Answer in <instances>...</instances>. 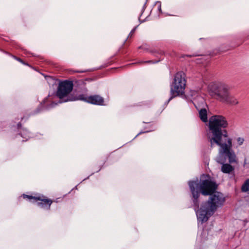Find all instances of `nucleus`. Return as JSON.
Wrapping results in <instances>:
<instances>
[{"label": "nucleus", "instance_id": "obj_1", "mask_svg": "<svg viewBox=\"0 0 249 249\" xmlns=\"http://www.w3.org/2000/svg\"><path fill=\"white\" fill-rule=\"evenodd\" d=\"M188 185L197 219L205 222L223 205L225 198L221 193L215 192L217 185L209 179L189 181Z\"/></svg>", "mask_w": 249, "mask_h": 249}, {"label": "nucleus", "instance_id": "obj_2", "mask_svg": "<svg viewBox=\"0 0 249 249\" xmlns=\"http://www.w3.org/2000/svg\"><path fill=\"white\" fill-rule=\"evenodd\" d=\"M73 87L71 81L64 80L59 82L56 95H49L42 102L41 106L46 109L54 107L59 103L75 101L77 99L70 95Z\"/></svg>", "mask_w": 249, "mask_h": 249}, {"label": "nucleus", "instance_id": "obj_3", "mask_svg": "<svg viewBox=\"0 0 249 249\" xmlns=\"http://www.w3.org/2000/svg\"><path fill=\"white\" fill-rule=\"evenodd\" d=\"M218 156L216 161L221 164V171L226 174H230L234 170L231 164L237 163L238 160L236 154L232 149L231 138L227 139V143L219 145Z\"/></svg>", "mask_w": 249, "mask_h": 249}, {"label": "nucleus", "instance_id": "obj_4", "mask_svg": "<svg viewBox=\"0 0 249 249\" xmlns=\"http://www.w3.org/2000/svg\"><path fill=\"white\" fill-rule=\"evenodd\" d=\"M228 123L225 117L222 115H213L209 119V128L210 133L208 135V140L211 143V146L214 144L218 146L226 143L222 140V128L228 126Z\"/></svg>", "mask_w": 249, "mask_h": 249}, {"label": "nucleus", "instance_id": "obj_5", "mask_svg": "<svg viewBox=\"0 0 249 249\" xmlns=\"http://www.w3.org/2000/svg\"><path fill=\"white\" fill-rule=\"evenodd\" d=\"M209 94L217 100L227 104L235 105L238 104L237 99L230 92L229 86L220 82H213L208 86Z\"/></svg>", "mask_w": 249, "mask_h": 249}, {"label": "nucleus", "instance_id": "obj_6", "mask_svg": "<svg viewBox=\"0 0 249 249\" xmlns=\"http://www.w3.org/2000/svg\"><path fill=\"white\" fill-rule=\"evenodd\" d=\"M185 74L183 71L177 72L174 78V81L170 85V97L167 101L168 104L173 98L184 93L186 85Z\"/></svg>", "mask_w": 249, "mask_h": 249}, {"label": "nucleus", "instance_id": "obj_7", "mask_svg": "<svg viewBox=\"0 0 249 249\" xmlns=\"http://www.w3.org/2000/svg\"><path fill=\"white\" fill-rule=\"evenodd\" d=\"M79 100L85 101L89 104L97 105L104 106V99L99 95H93L87 96L85 95L81 94L78 97Z\"/></svg>", "mask_w": 249, "mask_h": 249}, {"label": "nucleus", "instance_id": "obj_8", "mask_svg": "<svg viewBox=\"0 0 249 249\" xmlns=\"http://www.w3.org/2000/svg\"><path fill=\"white\" fill-rule=\"evenodd\" d=\"M23 198H28L29 199H34L36 201L40 200V202L37 203V205L43 208L50 209V206L53 202L52 200L50 199L45 198L41 199L40 197H35L32 196L23 195Z\"/></svg>", "mask_w": 249, "mask_h": 249}, {"label": "nucleus", "instance_id": "obj_9", "mask_svg": "<svg viewBox=\"0 0 249 249\" xmlns=\"http://www.w3.org/2000/svg\"><path fill=\"white\" fill-rule=\"evenodd\" d=\"M195 106L199 112V116L200 120L204 123L208 122L207 111L206 108L201 107L196 102L195 103Z\"/></svg>", "mask_w": 249, "mask_h": 249}, {"label": "nucleus", "instance_id": "obj_10", "mask_svg": "<svg viewBox=\"0 0 249 249\" xmlns=\"http://www.w3.org/2000/svg\"><path fill=\"white\" fill-rule=\"evenodd\" d=\"M196 102L201 107H207V105L205 99L201 96H197L194 101V104Z\"/></svg>", "mask_w": 249, "mask_h": 249}, {"label": "nucleus", "instance_id": "obj_11", "mask_svg": "<svg viewBox=\"0 0 249 249\" xmlns=\"http://www.w3.org/2000/svg\"><path fill=\"white\" fill-rule=\"evenodd\" d=\"M241 190L243 192L249 191V178L247 179L243 184Z\"/></svg>", "mask_w": 249, "mask_h": 249}, {"label": "nucleus", "instance_id": "obj_12", "mask_svg": "<svg viewBox=\"0 0 249 249\" xmlns=\"http://www.w3.org/2000/svg\"><path fill=\"white\" fill-rule=\"evenodd\" d=\"M20 134L21 137L25 138L27 140L28 138L30 137V133L26 129H22V131H20Z\"/></svg>", "mask_w": 249, "mask_h": 249}, {"label": "nucleus", "instance_id": "obj_13", "mask_svg": "<svg viewBox=\"0 0 249 249\" xmlns=\"http://www.w3.org/2000/svg\"><path fill=\"white\" fill-rule=\"evenodd\" d=\"M229 138L228 137V132L226 130H222V140L224 142L225 140L227 141V139Z\"/></svg>", "mask_w": 249, "mask_h": 249}, {"label": "nucleus", "instance_id": "obj_14", "mask_svg": "<svg viewBox=\"0 0 249 249\" xmlns=\"http://www.w3.org/2000/svg\"><path fill=\"white\" fill-rule=\"evenodd\" d=\"M150 52L153 54H156V53H157L159 54L162 55L164 54V52L160 50H152L150 51Z\"/></svg>", "mask_w": 249, "mask_h": 249}, {"label": "nucleus", "instance_id": "obj_15", "mask_svg": "<svg viewBox=\"0 0 249 249\" xmlns=\"http://www.w3.org/2000/svg\"><path fill=\"white\" fill-rule=\"evenodd\" d=\"M236 141L238 145L240 146L243 144L245 140L243 138L238 137L237 138Z\"/></svg>", "mask_w": 249, "mask_h": 249}, {"label": "nucleus", "instance_id": "obj_16", "mask_svg": "<svg viewBox=\"0 0 249 249\" xmlns=\"http://www.w3.org/2000/svg\"><path fill=\"white\" fill-rule=\"evenodd\" d=\"M137 28V27H135V28H134L130 32V33H129V36H128V37H131L132 36L133 34L134 33V32H135V30L136 29V28Z\"/></svg>", "mask_w": 249, "mask_h": 249}, {"label": "nucleus", "instance_id": "obj_17", "mask_svg": "<svg viewBox=\"0 0 249 249\" xmlns=\"http://www.w3.org/2000/svg\"><path fill=\"white\" fill-rule=\"evenodd\" d=\"M140 49H142L144 50L147 51L148 49V46L146 45H143L139 47Z\"/></svg>", "mask_w": 249, "mask_h": 249}, {"label": "nucleus", "instance_id": "obj_18", "mask_svg": "<svg viewBox=\"0 0 249 249\" xmlns=\"http://www.w3.org/2000/svg\"><path fill=\"white\" fill-rule=\"evenodd\" d=\"M13 57H14V58L15 59H16L19 62H21V63H23V61L22 60V59H21L20 58L17 57H16V56H14Z\"/></svg>", "mask_w": 249, "mask_h": 249}, {"label": "nucleus", "instance_id": "obj_19", "mask_svg": "<svg viewBox=\"0 0 249 249\" xmlns=\"http://www.w3.org/2000/svg\"><path fill=\"white\" fill-rule=\"evenodd\" d=\"M40 111V108L39 107L37 108L36 110L35 111V112L33 113L34 114L37 113L39 112Z\"/></svg>", "mask_w": 249, "mask_h": 249}, {"label": "nucleus", "instance_id": "obj_20", "mask_svg": "<svg viewBox=\"0 0 249 249\" xmlns=\"http://www.w3.org/2000/svg\"><path fill=\"white\" fill-rule=\"evenodd\" d=\"M86 71H76V72H79V73H82L85 72Z\"/></svg>", "mask_w": 249, "mask_h": 249}, {"label": "nucleus", "instance_id": "obj_21", "mask_svg": "<svg viewBox=\"0 0 249 249\" xmlns=\"http://www.w3.org/2000/svg\"><path fill=\"white\" fill-rule=\"evenodd\" d=\"M161 5H160H160H159V7H158V10H159V11H161Z\"/></svg>", "mask_w": 249, "mask_h": 249}, {"label": "nucleus", "instance_id": "obj_22", "mask_svg": "<svg viewBox=\"0 0 249 249\" xmlns=\"http://www.w3.org/2000/svg\"><path fill=\"white\" fill-rule=\"evenodd\" d=\"M146 63H154L152 60H149L148 61H146Z\"/></svg>", "mask_w": 249, "mask_h": 249}, {"label": "nucleus", "instance_id": "obj_23", "mask_svg": "<svg viewBox=\"0 0 249 249\" xmlns=\"http://www.w3.org/2000/svg\"><path fill=\"white\" fill-rule=\"evenodd\" d=\"M18 127L19 128L21 126V124L20 123H18Z\"/></svg>", "mask_w": 249, "mask_h": 249}]
</instances>
